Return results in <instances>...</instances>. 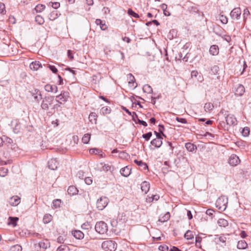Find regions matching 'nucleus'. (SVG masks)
Returning <instances> with one entry per match:
<instances>
[{
    "mask_svg": "<svg viewBox=\"0 0 251 251\" xmlns=\"http://www.w3.org/2000/svg\"><path fill=\"white\" fill-rule=\"evenodd\" d=\"M228 203V199L226 197L222 196L220 197L216 202V207L221 211L226 210Z\"/></svg>",
    "mask_w": 251,
    "mask_h": 251,
    "instance_id": "obj_1",
    "label": "nucleus"
},
{
    "mask_svg": "<svg viewBox=\"0 0 251 251\" xmlns=\"http://www.w3.org/2000/svg\"><path fill=\"white\" fill-rule=\"evenodd\" d=\"M117 247V243L112 240L105 241L101 244L102 248L105 251H115Z\"/></svg>",
    "mask_w": 251,
    "mask_h": 251,
    "instance_id": "obj_2",
    "label": "nucleus"
},
{
    "mask_svg": "<svg viewBox=\"0 0 251 251\" xmlns=\"http://www.w3.org/2000/svg\"><path fill=\"white\" fill-rule=\"evenodd\" d=\"M95 230L100 234H104L108 231L107 224L103 221L97 222L95 227Z\"/></svg>",
    "mask_w": 251,
    "mask_h": 251,
    "instance_id": "obj_3",
    "label": "nucleus"
},
{
    "mask_svg": "<svg viewBox=\"0 0 251 251\" xmlns=\"http://www.w3.org/2000/svg\"><path fill=\"white\" fill-rule=\"evenodd\" d=\"M109 199L107 197L102 196L98 199L96 203L97 208L99 210H103L108 204Z\"/></svg>",
    "mask_w": 251,
    "mask_h": 251,
    "instance_id": "obj_4",
    "label": "nucleus"
},
{
    "mask_svg": "<svg viewBox=\"0 0 251 251\" xmlns=\"http://www.w3.org/2000/svg\"><path fill=\"white\" fill-rule=\"evenodd\" d=\"M39 99H42V95H39ZM54 97L52 96H45L43 98V100L41 104V107L43 109H48L49 105L52 104Z\"/></svg>",
    "mask_w": 251,
    "mask_h": 251,
    "instance_id": "obj_5",
    "label": "nucleus"
},
{
    "mask_svg": "<svg viewBox=\"0 0 251 251\" xmlns=\"http://www.w3.org/2000/svg\"><path fill=\"white\" fill-rule=\"evenodd\" d=\"M214 242L218 245L221 246H224L226 245L227 238L224 235H216L214 238Z\"/></svg>",
    "mask_w": 251,
    "mask_h": 251,
    "instance_id": "obj_6",
    "label": "nucleus"
},
{
    "mask_svg": "<svg viewBox=\"0 0 251 251\" xmlns=\"http://www.w3.org/2000/svg\"><path fill=\"white\" fill-rule=\"evenodd\" d=\"M220 99H217L216 100H214L213 102V103H212L211 102H207L205 104L204 106V110L206 112H210L213 108L216 106L217 107L218 105V104L220 103Z\"/></svg>",
    "mask_w": 251,
    "mask_h": 251,
    "instance_id": "obj_7",
    "label": "nucleus"
},
{
    "mask_svg": "<svg viewBox=\"0 0 251 251\" xmlns=\"http://www.w3.org/2000/svg\"><path fill=\"white\" fill-rule=\"evenodd\" d=\"M240 162V160L236 154H232L229 158L228 163L232 166H236L238 165Z\"/></svg>",
    "mask_w": 251,
    "mask_h": 251,
    "instance_id": "obj_8",
    "label": "nucleus"
},
{
    "mask_svg": "<svg viewBox=\"0 0 251 251\" xmlns=\"http://www.w3.org/2000/svg\"><path fill=\"white\" fill-rule=\"evenodd\" d=\"M241 10L240 8H235L230 12V15L233 20H238L240 18Z\"/></svg>",
    "mask_w": 251,
    "mask_h": 251,
    "instance_id": "obj_9",
    "label": "nucleus"
},
{
    "mask_svg": "<svg viewBox=\"0 0 251 251\" xmlns=\"http://www.w3.org/2000/svg\"><path fill=\"white\" fill-rule=\"evenodd\" d=\"M226 121L227 125L235 126L237 124L236 118L232 115H228L226 117Z\"/></svg>",
    "mask_w": 251,
    "mask_h": 251,
    "instance_id": "obj_10",
    "label": "nucleus"
},
{
    "mask_svg": "<svg viewBox=\"0 0 251 251\" xmlns=\"http://www.w3.org/2000/svg\"><path fill=\"white\" fill-rule=\"evenodd\" d=\"M21 202V199L17 196H14L12 197L9 201L10 205L11 206H15L18 205Z\"/></svg>",
    "mask_w": 251,
    "mask_h": 251,
    "instance_id": "obj_11",
    "label": "nucleus"
},
{
    "mask_svg": "<svg viewBox=\"0 0 251 251\" xmlns=\"http://www.w3.org/2000/svg\"><path fill=\"white\" fill-rule=\"evenodd\" d=\"M132 119L135 122V123H138L140 125H143L144 126H147L148 125L147 123L145 121L141 120L138 118L137 115L135 112H133V115H132Z\"/></svg>",
    "mask_w": 251,
    "mask_h": 251,
    "instance_id": "obj_12",
    "label": "nucleus"
},
{
    "mask_svg": "<svg viewBox=\"0 0 251 251\" xmlns=\"http://www.w3.org/2000/svg\"><path fill=\"white\" fill-rule=\"evenodd\" d=\"M131 172V168L129 166H126L120 170V173L122 176L125 177L128 176Z\"/></svg>",
    "mask_w": 251,
    "mask_h": 251,
    "instance_id": "obj_13",
    "label": "nucleus"
},
{
    "mask_svg": "<svg viewBox=\"0 0 251 251\" xmlns=\"http://www.w3.org/2000/svg\"><path fill=\"white\" fill-rule=\"evenodd\" d=\"M58 163L56 159H51L48 162V166L50 169L55 170L57 168Z\"/></svg>",
    "mask_w": 251,
    "mask_h": 251,
    "instance_id": "obj_14",
    "label": "nucleus"
},
{
    "mask_svg": "<svg viewBox=\"0 0 251 251\" xmlns=\"http://www.w3.org/2000/svg\"><path fill=\"white\" fill-rule=\"evenodd\" d=\"M44 88L48 92L56 93L57 92V87L55 85L47 84L45 86Z\"/></svg>",
    "mask_w": 251,
    "mask_h": 251,
    "instance_id": "obj_15",
    "label": "nucleus"
},
{
    "mask_svg": "<svg viewBox=\"0 0 251 251\" xmlns=\"http://www.w3.org/2000/svg\"><path fill=\"white\" fill-rule=\"evenodd\" d=\"M100 165L101 166L100 169V171L107 172L108 171L112 172L113 171L114 167L109 164H106L103 163H100Z\"/></svg>",
    "mask_w": 251,
    "mask_h": 251,
    "instance_id": "obj_16",
    "label": "nucleus"
},
{
    "mask_svg": "<svg viewBox=\"0 0 251 251\" xmlns=\"http://www.w3.org/2000/svg\"><path fill=\"white\" fill-rule=\"evenodd\" d=\"M162 140L159 138H155L151 141V144L154 146V148H159L162 145Z\"/></svg>",
    "mask_w": 251,
    "mask_h": 251,
    "instance_id": "obj_17",
    "label": "nucleus"
},
{
    "mask_svg": "<svg viewBox=\"0 0 251 251\" xmlns=\"http://www.w3.org/2000/svg\"><path fill=\"white\" fill-rule=\"evenodd\" d=\"M41 67H42L41 63L40 62L36 61L32 62L29 65V68L33 71H37Z\"/></svg>",
    "mask_w": 251,
    "mask_h": 251,
    "instance_id": "obj_18",
    "label": "nucleus"
},
{
    "mask_svg": "<svg viewBox=\"0 0 251 251\" xmlns=\"http://www.w3.org/2000/svg\"><path fill=\"white\" fill-rule=\"evenodd\" d=\"M185 147L187 150L190 152H193L197 150V146L190 142L186 143L185 145Z\"/></svg>",
    "mask_w": 251,
    "mask_h": 251,
    "instance_id": "obj_19",
    "label": "nucleus"
},
{
    "mask_svg": "<svg viewBox=\"0 0 251 251\" xmlns=\"http://www.w3.org/2000/svg\"><path fill=\"white\" fill-rule=\"evenodd\" d=\"M128 79H129L128 81V86L130 88L133 89L136 87V86H134V81L135 78L134 76L131 74H129L127 75Z\"/></svg>",
    "mask_w": 251,
    "mask_h": 251,
    "instance_id": "obj_20",
    "label": "nucleus"
},
{
    "mask_svg": "<svg viewBox=\"0 0 251 251\" xmlns=\"http://www.w3.org/2000/svg\"><path fill=\"white\" fill-rule=\"evenodd\" d=\"M210 53L212 55H217L219 53V48L217 45H212L210 47L209 50Z\"/></svg>",
    "mask_w": 251,
    "mask_h": 251,
    "instance_id": "obj_21",
    "label": "nucleus"
},
{
    "mask_svg": "<svg viewBox=\"0 0 251 251\" xmlns=\"http://www.w3.org/2000/svg\"><path fill=\"white\" fill-rule=\"evenodd\" d=\"M150 183L147 181H144L141 184V189L142 191L146 194L150 189Z\"/></svg>",
    "mask_w": 251,
    "mask_h": 251,
    "instance_id": "obj_22",
    "label": "nucleus"
},
{
    "mask_svg": "<svg viewBox=\"0 0 251 251\" xmlns=\"http://www.w3.org/2000/svg\"><path fill=\"white\" fill-rule=\"evenodd\" d=\"M73 236L77 239H82L84 238V233L80 230H75L72 233Z\"/></svg>",
    "mask_w": 251,
    "mask_h": 251,
    "instance_id": "obj_23",
    "label": "nucleus"
},
{
    "mask_svg": "<svg viewBox=\"0 0 251 251\" xmlns=\"http://www.w3.org/2000/svg\"><path fill=\"white\" fill-rule=\"evenodd\" d=\"M67 192L69 195L73 196L77 194L78 191L75 186L72 185L69 187Z\"/></svg>",
    "mask_w": 251,
    "mask_h": 251,
    "instance_id": "obj_24",
    "label": "nucleus"
},
{
    "mask_svg": "<svg viewBox=\"0 0 251 251\" xmlns=\"http://www.w3.org/2000/svg\"><path fill=\"white\" fill-rule=\"evenodd\" d=\"M134 163L138 166L141 167L143 170H146L148 169V166L147 164L141 160H134Z\"/></svg>",
    "mask_w": 251,
    "mask_h": 251,
    "instance_id": "obj_25",
    "label": "nucleus"
},
{
    "mask_svg": "<svg viewBox=\"0 0 251 251\" xmlns=\"http://www.w3.org/2000/svg\"><path fill=\"white\" fill-rule=\"evenodd\" d=\"M69 95H57L56 97V100L60 103H62V102L67 101Z\"/></svg>",
    "mask_w": 251,
    "mask_h": 251,
    "instance_id": "obj_26",
    "label": "nucleus"
},
{
    "mask_svg": "<svg viewBox=\"0 0 251 251\" xmlns=\"http://www.w3.org/2000/svg\"><path fill=\"white\" fill-rule=\"evenodd\" d=\"M170 218V214L169 212H167L163 216H160L158 221L161 223H164L168 221Z\"/></svg>",
    "mask_w": 251,
    "mask_h": 251,
    "instance_id": "obj_27",
    "label": "nucleus"
},
{
    "mask_svg": "<svg viewBox=\"0 0 251 251\" xmlns=\"http://www.w3.org/2000/svg\"><path fill=\"white\" fill-rule=\"evenodd\" d=\"M111 109L108 106L102 107L100 110V113L102 115L109 114L111 113Z\"/></svg>",
    "mask_w": 251,
    "mask_h": 251,
    "instance_id": "obj_28",
    "label": "nucleus"
},
{
    "mask_svg": "<svg viewBox=\"0 0 251 251\" xmlns=\"http://www.w3.org/2000/svg\"><path fill=\"white\" fill-rule=\"evenodd\" d=\"M95 23L97 25H100L101 29L104 30L107 28V26L105 25V22L101 20L100 19H96Z\"/></svg>",
    "mask_w": 251,
    "mask_h": 251,
    "instance_id": "obj_29",
    "label": "nucleus"
},
{
    "mask_svg": "<svg viewBox=\"0 0 251 251\" xmlns=\"http://www.w3.org/2000/svg\"><path fill=\"white\" fill-rule=\"evenodd\" d=\"M59 16V14L57 11H53L50 13L48 17L50 20L53 21L56 19Z\"/></svg>",
    "mask_w": 251,
    "mask_h": 251,
    "instance_id": "obj_30",
    "label": "nucleus"
},
{
    "mask_svg": "<svg viewBox=\"0 0 251 251\" xmlns=\"http://www.w3.org/2000/svg\"><path fill=\"white\" fill-rule=\"evenodd\" d=\"M143 91L144 93L147 94H151L152 93V89L151 86L148 84H146L143 87Z\"/></svg>",
    "mask_w": 251,
    "mask_h": 251,
    "instance_id": "obj_31",
    "label": "nucleus"
},
{
    "mask_svg": "<svg viewBox=\"0 0 251 251\" xmlns=\"http://www.w3.org/2000/svg\"><path fill=\"white\" fill-rule=\"evenodd\" d=\"M248 246V244L245 240H240L238 241L237 247L239 249H245Z\"/></svg>",
    "mask_w": 251,
    "mask_h": 251,
    "instance_id": "obj_32",
    "label": "nucleus"
},
{
    "mask_svg": "<svg viewBox=\"0 0 251 251\" xmlns=\"http://www.w3.org/2000/svg\"><path fill=\"white\" fill-rule=\"evenodd\" d=\"M97 115L95 112H91L89 116V120L92 123L96 124L97 122Z\"/></svg>",
    "mask_w": 251,
    "mask_h": 251,
    "instance_id": "obj_33",
    "label": "nucleus"
},
{
    "mask_svg": "<svg viewBox=\"0 0 251 251\" xmlns=\"http://www.w3.org/2000/svg\"><path fill=\"white\" fill-rule=\"evenodd\" d=\"M52 219V216L50 214H46L43 219L44 224H48L50 223Z\"/></svg>",
    "mask_w": 251,
    "mask_h": 251,
    "instance_id": "obj_34",
    "label": "nucleus"
},
{
    "mask_svg": "<svg viewBox=\"0 0 251 251\" xmlns=\"http://www.w3.org/2000/svg\"><path fill=\"white\" fill-rule=\"evenodd\" d=\"M161 9L163 11L164 14L166 16H169L171 15L170 12L167 10V5L165 3H163L160 5Z\"/></svg>",
    "mask_w": 251,
    "mask_h": 251,
    "instance_id": "obj_35",
    "label": "nucleus"
},
{
    "mask_svg": "<svg viewBox=\"0 0 251 251\" xmlns=\"http://www.w3.org/2000/svg\"><path fill=\"white\" fill-rule=\"evenodd\" d=\"M218 224L219 226L223 227H226L228 225L227 221L224 219H219L218 221Z\"/></svg>",
    "mask_w": 251,
    "mask_h": 251,
    "instance_id": "obj_36",
    "label": "nucleus"
},
{
    "mask_svg": "<svg viewBox=\"0 0 251 251\" xmlns=\"http://www.w3.org/2000/svg\"><path fill=\"white\" fill-rule=\"evenodd\" d=\"M89 152L90 154H99L101 156V157H103L102 156V152L101 150L99 149H91L89 151Z\"/></svg>",
    "mask_w": 251,
    "mask_h": 251,
    "instance_id": "obj_37",
    "label": "nucleus"
},
{
    "mask_svg": "<svg viewBox=\"0 0 251 251\" xmlns=\"http://www.w3.org/2000/svg\"><path fill=\"white\" fill-rule=\"evenodd\" d=\"M9 220V225H12L13 226H15L17 225V222L18 221L19 219L17 217H10Z\"/></svg>",
    "mask_w": 251,
    "mask_h": 251,
    "instance_id": "obj_38",
    "label": "nucleus"
},
{
    "mask_svg": "<svg viewBox=\"0 0 251 251\" xmlns=\"http://www.w3.org/2000/svg\"><path fill=\"white\" fill-rule=\"evenodd\" d=\"M91 137L90 134L87 133L84 135L82 138V142L84 144H88L90 141Z\"/></svg>",
    "mask_w": 251,
    "mask_h": 251,
    "instance_id": "obj_39",
    "label": "nucleus"
},
{
    "mask_svg": "<svg viewBox=\"0 0 251 251\" xmlns=\"http://www.w3.org/2000/svg\"><path fill=\"white\" fill-rule=\"evenodd\" d=\"M22 247L18 244L15 245L11 247L9 249V251H22Z\"/></svg>",
    "mask_w": 251,
    "mask_h": 251,
    "instance_id": "obj_40",
    "label": "nucleus"
},
{
    "mask_svg": "<svg viewBox=\"0 0 251 251\" xmlns=\"http://www.w3.org/2000/svg\"><path fill=\"white\" fill-rule=\"evenodd\" d=\"M245 92V88L242 85H239L235 94H243Z\"/></svg>",
    "mask_w": 251,
    "mask_h": 251,
    "instance_id": "obj_41",
    "label": "nucleus"
},
{
    "mask_svg": "<svg viewBox=\"0 0 251 251\" xmlns=\"http://www.w3.org/2000/svg\"><path fill=\"white\" fill-rule=\"evenodd\" d=\"M184 238L187 240L192 239L194 238L192 231L190 230H187L184 234Z\"/></svg>",
    "mask_w": 251,
    "mask_h": 251,
    "instance_id": "obj_42",
    "label": "nucleus"
},
{
    "mask_svg": "<svg viewBox=\"0 0 251 251\" xmlns=\"http://www.w3.org/2000/svg\"><path fill=\"white\" fill-rule=\"evenodd\" d=\"M8 172V170L4 167L0 168V176L4 177L6 176Z\"/></svg>",
    "mask_w": 251,
    "mask_h": 251,
    "instance_id": "obj_43",
    "label": "nucleus"
},
{
    "mask_svg": "<svg viewBox=\"0 0 251 251\" xmlns=\"http://www.w3.org/2000/svg\"><path fill=\"white\" fill-rule=\"evenodd\" d=\"M35 21L39 25H41L44 24V19L41 16L38 15L35 17Z\"/></svg>",
    "mask_w": 251,
    "mask_h": 251,
    "instance_id": "obj_44",
    "label": "nucleus"
},
{
    "mask_svg": "<svg viewBox=\"0 0 251 251\" xmlns=\"http://www.w3.org/2000/svg\"><path fill=\"white\" fill-rule=\"evenodd\" d=\"M45 7H46V6H45V5H43V4H38L35 7V10L37 12H41L42 11H43L45 9Z\"/></svg>",
    "mask_w": 251,
    "mask_h": 251,
    "instance_id": "obj_45",
    "label": "nucleus"
},
{
    "mask_svg": "<svg viewBox=\"0 0 251 251\" xmlns=\"http://www.w3.org/2000/svg\"><path fill=\"white\" fill-rule=\"evenodd\" d=\"M127 14L131 16H132L135 18H139V15L135 13V12H134L131 8H129L127 10Z\"/></svg>",
    "mask_w": 251,
    "mask_h": 251,
    "instance_id": "obj_46",
    "label": "nucleus"
},
{
    "mask_svg": "<svg viewBox=\"0 0 251 251\" xmlns=\"http://www.w3.org/2000/svg\"><path fill=\"white\" fill-rule=\"evenodd\" d=\"M100 76L99 75H93L92 77V82L93 83L97 84H99L100 80Z\"/></svg>",
    "mask_w": 251,
    "mask_h": 251,
    "instance_id": "obj_47",
    "label": "nucleus"
},
{
    "mask_svg": "<svg viewBox=\"0 0 251 251\" xmlns=\"http://www.w3.org/2000/svg\"><path fill=\"white\" fill-rule=\"evenodd\" d=\"M69 247L65 245L60 246L57 249L56 251H69Z\"/></svg>",
    "mask_w": 251,
    "mask_h": 251,
    "instance_id": "obj_48",
    "label": "nucleus"
},
{
    "mask_svg": "<svg viewBox=\"0 0 251 251\" xmlns=\"http://www.w3.org/2000/svg\"><path fill=\"white\" fill-rule=\"evenodd\" d=\"M119 219L120 221H123L122 222L124 223L127 221V218L125 213L123 212L119 215Z\"/></svg>",
    "mask_w": 251,
    "mask_h": 251,
    "instance_id": "obj_49",
    "label": "nucleus"
},
{
    "mask_svg": "<svg viewBox=\"0 0 251 251\" xmlns=\"http://www.w3.org/2000/svg\"><path fill=\"white\" fill-rule=\"evenodd\" d=\"M219 71V67L217 65L214 66L211 69V74L213 75L218 74Z\"/></svg>",
    "mask_w": 251,
    "mask_h": 251,
    "instance_id": "obj_50",
    "label": "nucleus"
},
{
    "mask_svg": "<svg viewBox=\"0 0 251 251\" xmlns=\"http://www.w3.org/2000/svg\"><path fill=\"white\" fill-rule=\"evenodd\" d=\"M61 203V201L59 199H56L53 201V206L56 208L59 207Z\"/></svg>",
    "mask_w": 251,
    "mask_h": 251,
    "instance_id": "obj_51",
    "label": "nucleus"
},
{
    "mask_svg": "<svg viewBox=\"0 0 251 251\" xmlns=\"http://www.w3.org/2000/svg\"><path fill=\"white\" fill-rule=\"evenodd\" d=\"M202 238L201 237L197 236L196 237V246L197 247L201 248V242Z\"/></svg>",
    "mask_w": 251,
    "mask_h": 251,
    "instance_id": "obj_52",
    "label": "nucleus"
},
{
    "mask_svg": "<svg viewBox=\"0 0 251 251\" xmlns=\"http://www.w3.org/2000/svg\"><path fill=\"white\" fill-rule=\"evenodd\" d=\"M242 135L245 136H248L250 134V129L248 127H244L242 131Z\"/></svg>",
    "mask_w": 251,
    "mask_h": 251,
    "instance_id": "obj_53",
    "label": "nucleus"
},
{
    "mask_svg": "<svg viewBox=\"0 0 251 251\" xmlns=\"http://www.w3.org/2000/svg\"><path fill=\"white\" fill-rule=\"evenodd\" d=\"M49 5H50L53 8L56 9L60 6V3L58 2H50L49 4Z\"/></svg>",
    "mask_w": 251,
    "mask_h": 251,
    "instance_id": "obj_54",
    "label": "nucleus"
},
{
    "mask_svg": "<svg viewBox=\"0 0 251 251\" xmlns=\"http://www.w3.org/2000/svg\"><path fill=\"white\" fill-rule=\"evenodd\" d=\"M0 13L3 15L6 13L5 5L2 2H0Z\"/></svg>",
    "mask_w": 251,
    "mask_h": 251,
    "instance_id": "obj_55",
    "label": "nucleus"
},
{
    "mask_svg": "<svg viewBox=\"0 0 251 251\" xmlns=\"http://www.w3.org/2000/svg\"><path fill=\"white\" fill-rule=\"evenodd\" d=\"M151 136L152 133L151 132H149L146 134H143L142 137L145 139L146 141H149Z\"/></svg>",
    "mask_w": 251,
    "mask_h": 251,
    "instance_id": "obj_56",
    "label": "nucleus"
},
{
    "mask_svg": "<svg viewBox=\"0 0 251 251\" xmlns=\"http://www.w3.org/2000/svg\"><path fill=\"white\" fill-rule=\"evenodd\" d=\"M220 20L223 24H226L227 23V18L226 16L221 15L219 17Z\"/></svg>",
    "mask_w": 251,
    "mask_h": 251,
    "instance_id": "obj_57",
    "label": "nucleus"
},
{
    "mask_svg": "<svg viewBox=\"0 0 251 251\" xmlns=\"http://www.w3.org/2000/svg\"><path fill=\"white\" fill-rule=\"evenodd\" d=\"M158 249L160 251H168L169 247L166 245H162L159 246Z\"/></svg>",
    "mask_w": 251,
    "mask_h": 251,
    "instance_id": "obj_58",
    "label": "nucleus"
},
{
    "mask_svg": "<svg viewBox=\"0 0 251 251\" xmlns=\"http://www.w3.org/2000/svg\"><path fill=\"white\" fill-rule=\"evenodd\" d=\"M81 228L84 229H88L91 228V225L89 223L87 222L81 225Z\"/></svg>",
    "mask_w": 251,
    "mask_h": 251,
    "instance_id": "obj_59",
    "label": "nucleus"
},
{
    "mask_svg": "<svg viewBox=\"0 0 251 251\" xmlns=\"http://www.w3.org/2000/svg\"><path fill=\"white\" fill-rule=\"evenodd\" d=\"M176 120L179 122V123H182V124H186L187 123V120L184 119V118H179L178 117H176Z\"/></svg>",
    "mask_w": 251,
    "mask_h": 251,
    "instance_id": "obj_60",
    "label": "nucleus"
},
{
    "mask_svg": "<svg viewBox=\"0 0 251 251\" xmlns=\"http://www.w3.org/2000/svg\"><path fill=\"white\" fill-rule=\"evenodd\" d=\"M159 132L162 134V135L166 137V136L163 133V131L164 130V126L162 125H159Z\"/></svg>",
    "mask_w": 251,
    "mask_h": 251,
    "instance_id": "obj_61",
    "label": "nucleus"
},
{
    "mask_svg": "<svg viewBox=\"0 0 251 251\" xmlns=\"http://www.w3.org/2000/svg\"><path fill=\"white\" fill-rule=\"evenodd\" d=\"M160 98V95H157L156 97H151V102L153 104L155 103V100L159 99Z\"/></svg>",
    "mask_w": 251,
    "mask_h": 251,
    "instance_id": "obj_62",
    "label": "nucleus"
},
{
    "mask_svg": "<svg viewBox=\"0 0 251 251\" xmlns=\"http://www.w3.org/2000/svg\"><path fill=\"white\" fill-rule=\"evenodd\" d=\"M191 76L193 78H197V76L200 75L199 73L196 71H193L191 72Z\"/></svg>",
    "mask_w": 251,
    "mask_h": 251,
    "instance_id": "obj_63",
    "label": "nucleus"
},
{
    "mask_svg": "<svg viewBox=\"0 0 251 251\" xmlns=\"http://www.w3.org/2000/svg\"><path fill=\"white\" fill-rule=\"evenodd\" d=\"M214 212V211L211 209H208L206 210V214L210 216V217H212L213 215V213Z\"/></svg>",
    "mask_w": 251,
    "mask_h": 251,
    "instance_id": "obj_64",
    "label": "nucleus"
}]
</instances>
